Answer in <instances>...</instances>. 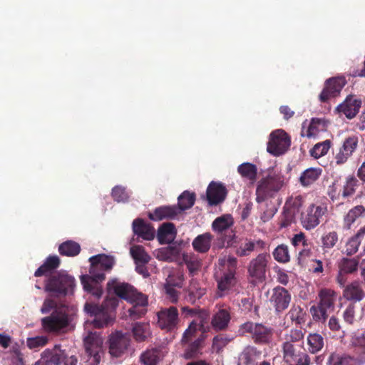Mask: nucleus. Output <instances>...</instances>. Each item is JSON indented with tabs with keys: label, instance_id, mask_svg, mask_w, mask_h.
<instances>
[{
	"label": "nucleus",
	"instance_id": "1",
	"mask_svg": "<svg viewBox=\"0 0 365 365\" xmlns=\"http://www.w3.org/2000/svg\"><path fill=\"white\" fill-rule=\"evenodd\" d=\"M89 261L91 276L81 275V282L85 291L98 299L103 294L99 283L106 278L104 272L110 270L115 262L113 257L104 254L93 256L90 257Z\"/></svg>",
	"mask_w": 365,
	"mask_h": 365
},
{
	"label": "nucleus",
	"instance_id": "2",
	"mask_svg": "<svg viewBox=\"0 0 365 365\" xmlns=\"http://www.w3.org/2000/svg\"><path fill=\"white\" fill-rule=\"evenodd\" d=\"M76 287L74 277L64 270L54 272L45 281L44 290L56 297L72 294Z\"/></svg>",
	"mask_w": 365,
	"mask_h": 365
},
{
	"label": "nucleus",
	"instance_id": "3",
	"mask_svg": "<svg viewBox=\"0 0 365 365\" xmlns=\"http://www.w3.org/2000/svg\"><path fill=\"white\" fill-rule=\"evenodd\" d=\"M118 297H108L104 304L100 306L96 304L86 303L85 310L91 315L94 316L93 325L95 328L101 329L107 327L113 320L106 309H115L118 305Z\"/></svg>",
	"mask_w": 365,
	"mask_h": 365
},
{
	"label": "nucleus",
	"instance_id": "4",
	"mask_svg": "<svg viewBox=\"0 0 365 365\" xmlns=\"http://www.w3.org/2000/svg\"><path fill=\"white\" fill-rule=\"evenodd\" d=\"M219 264L225 269L221 276L216 279L218 289L217 295L222 297L227 294L236 284L235 274L237 260V258L229 256L227 258L219 259Z\"/></svg>",
	"mask_w": 365,
	"mask_h": 365
},
{
	"label": "nucleus",
	"instance_id": "5",
	"mask_svg": "<svg viewBox=\"0 0 365 365\" xmlns=\"http://www.w3.org/2000/svg\"><path fill=\"white\" fill-rule=\"evenodd\" d=\"M238 332L241 336L249 334L256 344L266 345L272 341L274 329L262 323L247 322L240 326Z\"/></svg>",
	"mask_w": 365,
	"mask_h": 365
},
{
	"label": "nucleus",
	"instance_id": "6",
	"mask_svg": "<svg viewBox=\"0 0 365 365\" xmlns=\"http://www.w3.org/2000/svg\"><path fill=\"white\" fill-rule=\"evenodd\" d=\"M44 332L58 335L65 331L69 325L68 314L62 310L54 309L52 313L41 320Z\"/></svg>",
	"mask_w": 365,
	"mask_h": 365
},
{
	"label": "nucleus",
	"instance_id": "7",
	"mask_svg": "<svg viewBox=\"0 0 365 365\" xmlns=\"http://www.w3.org/2000/svg\"><path fill=\"white\" fill-rule=\"evenodd\" d=\"M327 212V207L324 204H310L307 208L301 213V225L306 230H312L321 222V219Z\"/></svg>",
	"mask_w": 365,
	"mask_h": 365
},
{
	"label": "nucleus",
	"instance_id": "8",
	"mask_svg": "<svg viewBox=\"0 0 365 365\" xmlns=\"http://www.w3.org/2000/svg\"><path fill=\"white\" fill-rule=\"evenodd\" d=\"M283 181L278 175H268L261 179L256 189L257 202H261L272 197L281 189Z\"/></svg>",
	"mask_w": 365,
	"mask_h": 365
},
{
	"label": "nucleus",
	"instance_id": "9",
	"mask_svg": "<svg viewBox=\"0 0 365 365\" xmlns=\"http://www.w3.org/2000/svg\"><path fill=\"white\" fill-rule=\"evenodd\" d=\"M282 347L283 359L287 365L311 364V359L304 346L287 344Z\"/></svg>",
	"mask_w": 365,
	"mask_h": 365
},
{
	"label": "nucleus",
	"instance_id": "10",
	"mask_svg": "<svg viewBox=\"0 0 365 365\" xmlns=\"http://www.w3.org/2000/svg\"><path fill=\"white\" fill-rule=\"evenodd\" d=\"M233 225V220L230 215H224L217 217L212 224V230L217 232L218 236L216 242L214 244V247L217 249H222L225 247V244L227 246L231 241V237L227 236L225 232L230 229Z\"/></svg>",
	"mask_w": 365,
	"mask_h": 365
},
{
	"label": "nucleus",
	"instance_id": "11",
	"mask_svg": "<svg viewBox=\"0 0 365 365\" xmlns=\"http://www.w3.org/2000/svg\"><path fill=\"white\" fill-rule=\"evenodd\" d=\"M130 343V336L127 333L120 331L112 332L107 341L108 353L113 357H120L127 351Z\"/></svg>",
	"mask_w": 365,
	"mask_h": 365
},
{
	"label": "nucleus",
	"instance_id": "12",
	"mask_svg": "<svg viewBox=\"0 0 365 365\" xmlns=\"http://www.w3.org/2000/svg\"><path fill=\"white\" fill-rule=\"evenodd\" d=\"M290 145L291 140L289 135L284 130L279 129L271 133L267 150L273 155L277 156L284 154Z\"/></svg>",
	"mask_w": 365,
	"mask_h": 365
},
{
	"label": "nucleus",
	"instance_id": "13",
	"mask_svg": "<svg viewBox=\"0 0 365 365\" xmlns=\"http://www.w3.org/2000/svg\"><path fill=\"white\" fill-rule=\"evenodd\" d=\"M356 205L344 215L343 227L351 229L352 225L360 218L365 217V193L360 192L354 198Z\"/></svg>",
	"mask_w": 365,
	"mask_h": 365
},
{
	"label": "nucleus",
	"instance_id": "14",
	"mask_svg": "<svg viewBox=\"0 0 365 365\" xmlns=\"http://www.w3.org/2000/svg\"><path fill=\"white\" fill-rule=\"evenodd\" d=\"M346 83L344 76H336L327 79L319 96L320 102L327 103L331 98L338 97Z\"/></svg>",
	"mask_w": 365,
	"mask_h": 365
},
{
	"label": "nucleus",
	"instance_id": "15",
	"mask_svg": "<svg viewBox=\"0 0 365 365\" xmlns=\"http://www.w3.org/2000/svg\"><path fill=\"white\" fill-rule=\"evenodd\" d=\"M103 339L98 332H89L83 339L86 353L93 359L95 364L101 361V352L103 349Z\"/></svg>",
	"mask_w": 365,
	"mask_h": 365
},
{
	"label": "nucleus",
	"instance_id": "16",
	"mask_svg": "<svg viewBox=\"0 0 365 365\" xmlns=\"http://www.w3.org/2000/svg\"><path fill=\"white\" fill-rule=\"evenodd\" d=\"M158 325L161 329L171 331L178 328L179 313L177 307L171 306L160 310L158 314Z\"/></svg>",
	"mask_w": 365,
	"mask_h": 365
},
{
	"label": "nucleus",
	"instance_id": "17",
	"mask_svg": "<svg viewBox=\"0 0 365 365\" xmlns=\"http://www.w3.org/2000/svg\"><path fill=\"white\" fill-rule=\"evenodd\" d=\"M359 143L358 136L353 135L347 137L343 142L339 151L334 155L333 163L336 165H341L346 163L349 158L356 150Z\"/></svg>",
	"mask_w": 365,
	"mask_h": 365
},
{
	"label": "nucleus",
	"instance_id": "18",
	"mask_svg": "<svg viewBox=\"0 0 365 365\" xmlns=\"http://www.w3.org/2000/svg\"><path fill=\"white\" fill-rule=\"evenodd\" d=\"M270 255L267 253H259L252 259L247 267L249 275L258 280L264 279Z\"/></svg>",
	"mask_w": 365,
	"mask_h": 365
},
{
	"label": "nucleus",
	"instance_id": "19",
	"mask_svg": "<svg viewBox=\"0 0 365 365\" xmlns=\"http://www.w3.org/2000/svg\"><path fill=\"white\" fill-rule=\"evenodd\" d=\"M107 289L109 293L113 291L117 297L128 302L140 294L128 283L118 282L115 279L110 280L107 283Z\"/></svg>",
	"mask_w": 365,
	"mask_h": 365
},
{
	"label": "nucleus",
	"instance_id": "20",
	"mask_svg": "<svg viewBox=\"0 0 365 365\" xmlns=\"http://www.w3.org/2000/svg\"><path fill=\"white\" fill-rule=\"evenodd\" d=\"M291 301V294L285 288L277 286L272 289L269 298L270 304L274 308L276 312L285 310Z\"/></svg>",
	"mask_w": 365,
	"mask_h": 365
},
{
	"label": "nucleus",
	"instance_id": "21",
	"mask_svg": "<svg viewBox=\"0 0 365 365\" xmlns=\"http://www.w3.org/2000/svg\"><path fill=\"white\" fill-rule=\"evenodd\" d=\"M227 195L226 187L220 182L212 181L206 191L207 200L210 206L222 203L225 200Z\"/></svg>",
	"mask_w": 365,
	"mask_h": 365
},
{
	"label": "nucleus",
	"instance_id": "22",
	"mask_svg": "<svg viewBox=\"0 0 365 365\" xmlns=\"http://www.w3.org/2000/svg\"><path fill=\"white\" fill-rule=\"evenodd\" d=\"M361 106V101L350 95L335 110L338 113L344 114L348 119H352L359 113Z\"/></svg>",
	"mask_w": 365,
	"mask_h": 365
},
{
	"label": "nucleus",
	"instance_id": "23",
	"mask_svg": "<svg viewBox=\"0 0 365 365\" xmlns=\"http://www.w3.org/2000/svg\"><path fill=\"white\" fill-rule=\"evenodd\" d=\"M328 363L329 365H363L365 363V354L351 356L332 353Z\"/></svg>",
	"mask_w": 365,
	"mask_h": 365
},
{
	"label": "nucleus",
	"instance_id": "24",
	"mask_svg": "<svg viewBox=\"0 0 365 365\" xmlns=\"http://www.w3.org/2000/svg\"><path fill=\"white\" fill-rule=\"evenodd\" d=\"M57 346H55L53 350L46 349L41 353V359L36 362L35 365H60L68 359L66 353L63 350H56Z\"/></svg>",
	"mask_w": 365,
	"mask_h": 365
},
{
	"label": "nucleus",
	"instance_id": "25",
	"mask_svg": "<svg viewBox=\"0 0 365 365\" xmlns=\"http://www.w3.org/2000/svg\"><path fill=\"white\" fill-rule=\"evenodd\" d=\"M129 302L132 304V307L128 309V313L133 319H139L146 314L148 300L145 295L140 293Z\"/></svg>",
	"mask_w": 365,
	"mask_h": 365
},
{
	"label": "nucleus",
	"instance_id": "26",
	"mask_svg": "<svg viewBox=\"0 0 365 365\" xmlns=\"http://www.w3.org/2000/svg\"><path fill=\"white\" fill-rule=\"evenodd\" d=\"M179 209L175 205H164L156 207L153 212L148 215L150 220L153 221H160L163 220H173L179 215Z\"/></svg>",
	"mask_w": 365,
	"mask_h": 365
},
{
	"label": "nucleus",
	"instance_id": "27",
	"mask_svg": "<svg viewBox=\"0 0 365 365\" xmlns=\"http://www.w3.org/2000/svg\"><path fill=\"white\" fill-rule=\"evenodd\" d=\"M166 351L162 346L147 349L140 356V361L143 365H158L165 356Z\"/></svg>",
	"mask_w": 365,
	"mask_h": 365
},
{
	"label": "nucleus",
	"instance_id": "28",
	"mask_svg": "<svg viewBox=\"0 0 365 365\" xmlns=\"http://www.w3.org/2000/svg\"><path fill=\"white\" fill-rule=\"evenodd\" d=\"M266 243L262 240H252L246 239L243 243L236 248L235 254L238 257H247L254 251L262 250L265 248Z\"/></svg>",
	"mask_w": 365,
	"mask_h": 365
},
{
	"label": "nucleus",
	"instance_id": "29",
	"mask_svg": "<svg viewBox=\"0 0 365 365\" xmlns=\"http://www.w3.org/2000/svg\"><path fill=\"white\" fill-rule=\"evenodd\" d=\"M205 339V334H201L194 341L186 342L185 345H183L185 346L183 353V358L185 359H191L197 357L200 354H202V349L204 347Z\"/></svg>",
	"mask_w": 365,
	"mask_h": 365
},
{
	"label": "nucleus",
	"instance_id": "30",
	"mask_svg": "<svg viewBox=\"0 0 365 365\" xmlns=\"http://www.w3.org/2000/svg\"><path fill=\"white\" fill-rule=\"evenodd\" d=\"M133 230L135 235L145 240H151L155 237L153 227L140 218H137L133 222Z\"/></svg>",
	"mask_w": 365,
	"mask_h": 365
},
{
	"label": "nucleus",
	"instance_id": "31",
	"mask_svg": "<svg viewBox=\"0 0 365 365\" xmlns=\"http://www.w3.org/2000/svg\"><path fill=\"white\" fill-rule=\"evenodd\" d=\"M60 264L61 259L57 255H49L46 258L43 264L35 271L34 276L38 277L51 274L59 267Z\"/></svg>",
	"mask_w": 365,
	"mask_h": 365
},
{
	"label": "nucleus",
	"instance_id": "32",
	"mask_svg": "<svg viewBox=\"0 0 365 365\" xmlns=\"http://www.w3.org/2000/svg\"><path fill=\"white\" fill-rule=\"evenodd\" d=\"M213 239L214 237L210 232L199 235L192 242V248L198 253L205 254L210 250Z\"/></svg>",
	"mask_w": 365,
	"mask_h": 365
},
{
	"label": "nucleus",
	"instance_id": "33",
	"mask_svg": "<svg viewBox=\"0 0 365 365\" xmlns=\"http://www.w3.org/2000/svg\"><path fill=\"white\" fill-rule=\"evenodd\" d=\"M360 185L359 180L354 175H349L346 177L341 188V198H352L356 195Z\"/></svg>",
	"mask_w": 365,
	"mask_h": 365
},
{
	"label": "nucleus",
	"instance_id": "34",
	"mask_svg": "<svg viewBox=\"0 0 365 365\" xmlns=\"http://www.w3.org/2000/svg\"><path fill=\"white\" fill-rule=\"evenodd\" d=\"M261 351L254 346H247L239 355L237 365H255L256 360L260 356Z\"/></svg>",
	"mask_w": 365,
	"mask_h": 365
},
{
	"label": "nucleus",
	"instance_id": "35",
	"mask_svg": "<svg viewBox=\"0 0 365 365\" xmlns=\"http://www.w3.org/2000/svg\"><path fill=\"white\" fill-rule=\"evenodd\" d=\"M177 230L172 222L163 223L158 229L157 237L160 244L170 243L175 237Z\"/></svg>",
	"mask_w": 365,
	"mask_h": 365
},
{
	"label": "nucleus",
	"instance_id": "36",
	"mask_svg": "<svg viewBox=\"0 0 365 365\" xmlns=\"http://www.w3.org/2000/svg\"><path fill=\"white\" fill-rule=\"evenodd\" d=\"M231 317L230 312L225 309H219L211 320L212 328L216 331H222L227 329Z\"/></svg>",
	"mask_w": 365,
	"mask_h": 365
},
{
	"label": "nucleus",
	"instance_id": "37",
	"mask_svg": "<svg viewBox=\"0 0 365 365\" xmlns=\"http://www.w3.org/2000/svg\"><path fill=\"white\" fill-rule=\"evenodd\" d=\"M364 237L365 225L361 227L354 236L349 239L345 245V253L349 256L356 253Z\"/></svg>",
	"mask_w": 365,
	"mask_h": 365
},
{
	"label": "nucleus",
	"instance_id": "38",
	"mask_svg": "<svg viewBox=\"0 0 365 365\" xmlns=\"http://www.w3.org/2000/svg\"><path fill=\"white\" fill-rule=\"evenodd\" d=\"M344 297L349 301L360 302L365 297V292L359 282H354L344 289Z\"/></svg>",
	"mask_w": 365,
	"mask_h": 365
},
{
	"label": "nucleus",
	"instance_id": "39",
	"mask_svg": "<svg viewBox=\"0 0 365 365\" xmlns=\"http://www.w3.org/2000/svg\"><path fill=\"white\" fill-rule=\"evenodd\" d=\"M319 304L329 310H333L337 299V293L331 289H322L319 292Z\"/></svg>",
	"mask_w": 365,
	"mask_h": 365
},
{
	"label": "nucleus",
	"instance_id": "40",
	"mask_svg": "<svg viewBox=\"0 0 365 365\" xmlns=\"http://www.w3.org/2000/svg\"><path fill=\"white\" fill-rule=\"evenodd\" d=\"M322 173V169L320 168H309L302 173L299 182L303 187H309L319 178Z\"/></svg>",
	"mask_w": 365,
	"mask_h": 365
},
{
	"label": "nucleus",
	"instance_id": "41",
	"mask_svg": "<svg viewBox=\"0 0 365 365\" xmlns=\"http://www.w3.org/2000/svg\"><path fill=\"white\" fill-rule=\"evenodd\" d=\"M327 127V122L324 118H312L305 135L307 138H315L320 132L325 131Z\"/></svg>",
	"mask_w": 365,
	"mask_h": 365
},
{
	"label": "nucleus",
	"instance_id": "42",
	"mask_svg": "<svg viewBox=\"0 0 365 365\" xmlns=\"http://www.w3.org/2000/svg\"><path fill=\"white\" fill-rule=\"evenodd\" d=\"M178 205H175L179 209V213L191 208L195 202V194L187 190L184 191L178 198Z\"/></svg>",
	"mask_w": 365,
	"mask_h": 365
},
{
	"label": "nucleus",
	"instance_id": "43",
	"mask_svg": "<svg viewBox=\"0 0 365 365\" xmlns=\"http://www.w3.org/2000/svg\"><path fill=\"white\" fill-rule=\"evenodd\" d=\"M237 172L243 178L249 180L251 183H254L257 180V168L255 165L250 163H243L237 168Z\"/></svg>",
	"mask_w": 365,
	"mask_h": 365
},
{
	"label": "nucleus",
	"instance_id": "44",
	"mask_svg": "<svg viewBox=\"0 0 365 365\" xmlns=\"http://www.w3.org/2000/svg\"><path fill=\"white\" fill-rule=\"evenodd\" d=\"M58 252L63 256L75 257L80 253L81 246L76 242L67 240L59 245Z\"/></svg>",
	"mask_w": 365,
	"mask_h": 365
},
{
	"label": "nucleus",
	"instance_id": "45",
	"mask_svg": "<svg viewBox=\"0 0 365 365\" xmlns=\"http://www.w3.org/2000/svg\"><path fill=\"white\" fill-rule=\"evenodd\" d=\"M290 320L295 324L301 325L307 320V312L303 307L298 304H293L287 313Z\"/></svg>",
	"mask_w": 365,
	"mask_h": 365
},
{
	"label": "nucleus",
	"instance_id": "46",
	"mask_svg": "<svg viewBox=\"0 0 365 365\" xmlns=\"http://www.w3.org/2000/svg\"><path fill=\"white\" fill-rule=\"evenodd\" d=\"M359 267V260L356 258L343 257L338 262V268L341 273L347 274L356 272Z\"/></svg>",
	"mask_w": 365,
	"mask_h": 365
},
{
	"label": "nucleus",
	"instance_id": "47",
	"mask_svg": "<svg viewBox=\"0 0 365 365\" xmlns=\"http://www.w3.org/2000/svg\"><path fill=\"white\" fill-rule=\"evenodd\" d=\"M183 271L180 269H173L169 271L165 285L181 288L184 282Z\"/></svg>",
	"mask_w": 365,
	"mask_h": 365
},
{
	"label": "nucleus",
	"instance_id": "48",
	"mask_svg": "<svg viewBox=\"0 0 365 365\" xmlns=\"http://www.w3.org/2000/svg\"><path fill=\"white\" fill-rule=\"evenodd\" d=\"M287 344L304 346V333L301 329H292L289 334L285 335V341L282 346Z\"/></svg>",
	"mask_w": 365,
	"mask_h": 365
},
{
	"label": "nucleus",
	"instance_id": "49",
	"mask_svg": "<svg viewBox=\"0 0 365 365\" xmlns=\"http://www.w3.org/2000/svg\"><path fill=\"white\" fill-rule=\"evenodd\" d=\"M324 344V338L319 334L312 333L307 336L308 349L312 354L319 352L323 348Z\"/></svg>",
	"mask_w": 365,
	"mask_h": 365
},
{
	"label": "nucleus",
	"instance_id": "50",
	"mask_svg": "<svg viewBox=\"0 0 365 365\" xmlns=\"http://www.w3.org/2000/svg\"><path fill=\"white\" fill-rule=\"evenodd\" d=\"M187 291L188 299L192 303L195 302L196 299H200L206 293V290L201 288L199 282L194 279L190 280Z\"/></svg>",
	"mask_w": 365,
	"mask_h": 365
},
{
	"label": "nucleus",
	"instance_id": "51",
	"mask_svg": "<svg viewBox=\"0 0 365 365\" xmlns=\"http://www.w3.org/2000/svg\"><path fill=\"white\" fill-rule=\"evenodd\" d=\"M133 334L137 341H145L150 335L149 324L135 323L133 327Z\"/></svg>",
	"mask_w": 365,
	"mask_h": 365
},
{
	"label": "nucleus",
	"instance_id": "52",
	"mask_svg": "<svg viewBox=\"0 0 365 365\" xmlns=\"http://www.w3.org/2000/svg\"><path fill=\"white\" fill-rule=\"evenodd\" d=\"M321 241L323 250L327 252L338 243L339 235L336 231L328 232L322 235Z\"/></svg>",
	"mask_w": 365,
	"mask_h": 365
},
{
	"label": "nucleus",
	"instance_id": "53",
	"mask_svg": "<svg viewBox=\"0 0 365 365\" xmlns=\"http://www.w3.org/2000/svg\"><path fill=\"white\" fill-rule=\"evenodd\" d=\"M274 259L279 263H287L290 261L289 247L287 245H278L272 252Z\"/></svg>",
	"mask_w": 365,
	"mask_h": 365
},
{
	"label": "nucleus",
	"instance_id": "54",
	"mask_svg": "<svg viewBox=\"0 0 365 365\" xmlns=\"http://www.w3.org/2000/svg\"><path fill=\"white\" fill-rule=\"evenodd\" d=\"M130 255L135 264H147L150 259V256L146 253L143 247L140 245L133 246L130 248Z\"/></svg>",
	"mask_w": 365,
	"mask_h": 365
},
{
	"label": "nucleus",
	"instance_id": "55",
	"mask_svg": "<svg viewBox=\"0 0 365 365\" xmlns=\"http://www.w3.org/2000/svg\"><path fill=\"white\" fill-rule=\"evenodd\" d=\"M328 309L320 305L319 303L317 305H313L310 308V313L313 320L318 322H325L328 318Z\"/></svg>",
	"mask_w": 365,
	"mask_h": 365
},
{
	"label": "nucleus",
	"instance_id": "56",
	"mask_svg": "<svg viewBox=\"0 0 365 365\" xmlns=\"http://www.w3.org/2000/svg\"><path fill=\"white\" fill-rule=\"evenodd\" d=\"M330 147L331 141L329 140L318 143L311 149L310 155L314 158H319L328 153Z\"/></svg>",
	"mask_w": 365,
	"mask_h": 365
},
{
	"label": "nucleus",
	"instance_id": "57",
	"mask_svg": "<svg viewBox=\"0 0 365 365\" xmlns=\"http://www.w3.org/2000/svg\"><path fill=\"white\" fill-rule=\"evenodd\" d=\"M197 331H200L197 322L192 320L182 334L181 339L182 344L185 345L186 342L192 341V339L196 337Z\"/></svg>",
	"mask_w": 365,
	"mask_h": 365
},
{
	"label": "nucleus",
	"instance_id": "58",
	"mask_svg": "<svg viewBox=\"0 0 365 365\" xmlns=\"http://www.w3.org/2000/svg\"><path fill=\"white\" fill-rule=\"evenodd\" d=\"M48 343V338L46 336H37L29 337L26 339V346L30 349L38 350L45 346Z\"/></svg>",
	"mask_w": 365,
	"mask_h": 365
},
{
	"label": "nucleus",
	"instance_id": "59",
	"mask_svg": "<svg viewBox=\"0 0 365 365\" xmlns=\"http://www.w3.org/2000/svg\"><path fill=\"white\" fill-rule=\"evenodd\" d=\"M304 204V199L301 195L289 197L284 206L286 210H292L295 214L302 207Z\"/></svg>",
	"mask_w": 365,
	"mask_h": 365
},
{
	"label": "nucleus",
	"instance_id": "60",
	"mask_svg": "<svg viewBox=\"0 0 365 365\" xmlns=\"http://www.w3.org/2000/svg\"><path fill=\"white\" fill-rule=\"evenodd\" d=\"M314 245L308 242L306 245L299 252L297 256V262L300 265H304L307 258L310 257L313 254Z\"/></svg>",
	"mask_w": 365,
	"mask_h": 365
},
{
	"label": "nucleus",
	"instance_id": "61",
	"mask_svg": "<svg viewBox=\"0 0 365 365\" xmlns=\"http://www.w3.org/2000/svg\"><path fill=\"white\" fill-rule=\"evenodd\" d=\"M294 215L295 214L293 211L284 208L282 216L279 220L280 228H286L290 226L294 222Z\"/></svg>",
	"mask_w": 365,
	"mask_h": 365
},
{
	"label": "nucleus",
	"instance_id": "62",
	"mask_svg": "<svg viewBox=\"0 0 365 365\" xmlns=\"http://www.w3.org/2000/svg\"><path fill=\"white\" fill-rule=\"evenodd\" d=\"M230 339L224 334H218L212 339V349L217 352L220 353L222 351L223 348L229 343Z\"/></svg>",
	"mask_w": 365,
	"mask_h": 365
},
{
	"label": "nucleus",
	"instance_id": "63",
	"mask_svg": "<svg viewBox=\"0 0 365 365\" xmlns=\"http://www.w3.org/2000/svg\"><path fill=\"white\" fill-rule=\"evenodd\" d=\"M111 195L115 201L124 202L128 200V195L125 189L121 186H115L113 188Z\"/></svg>",
	"mask_w": 365,
	"mask_h": 365
},
{
	"label": "nucleus",
	"instance_id": "64",
	"mask_svg": "<svg viewBox=\"0 0 365 365\" xmlns=\"http://www.w3.org/2000/svg\"><path fill=\"white\" fill-rule=\"evenodd\" d=\"M190 274H194L201 267V262L195 257L184 259Z\"/></svg>",
	"mask_w": 365,
	"mask_h": 365
}]
</instances>
